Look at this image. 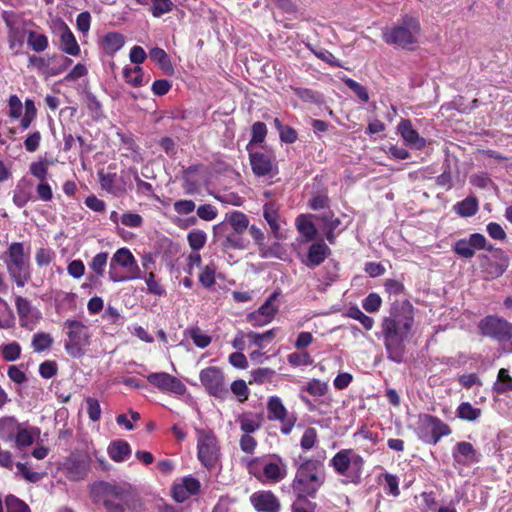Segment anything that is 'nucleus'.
Instances as JSON below:
<instances>
[{
	"instance_id": "f257e3e1",
	"label": "nucleus",
	"mask_w": 512,
	"mask_h": 512,
	"mask_svg": "<svg viewBox=\"0 0 512 512\" xmlns=\"http://www.w3.org/2000/svg\"><path fill=\"white\" fill-rule=\"evenodd\" d=\"M414 324L413 306L409 301L393 303L390 314L381 324L384 345L389 360L401 363L405 355V341Z\"/></svg>"
},
{
	"instance_id": "f03ea898",
	"label": "nucleus",
	"mask_w": 512,
	"mask_h": 512,
	"mask_svg": "<svg viewBox=\"0 0 512 512\" xmlns=\"http://www.w3.org/2000/svg\"><path fill=\"white\" fill-rule=\"evenodd\" d=\"M90 497L94 504L104 507L106 512H140L141 501L127 483L98 481L90 486Z\"/></svg>"
},
{
	"instance_id": "7ed1b4c3",
	"label": "nucleus",
	"mask_w": 512,
	"mask_h": 512,
	"mask_svg": "<svg viewBox=\"0 0 512 512\" xmlns=\"http://www.w3.org/2000/svg\"><path fill=\"white\" fill-rule=\"evenodd\" d=\"M298 468L292 483L293 493L297 497H315L326 479L324 463L317 459H302L297 461Z\"/></svg>"
},
{
	"instance_id": "20e7f679",
	"label": "nucleus",
	"mask_w": 512,
	"mask_h": 512,
	"mask_svg": "<svg viewBox=\"0 0 512 512\" xmlns=\"http://www.w3.org/2000/svg\"><path fill=\"white\" fill-rule=\"evenodd\" d=\"M40 430L13 416L0 418V439L19 448L29 447L39 438Z\"/></svg>"
},
{
	"instance_id": "39448f33",
	"label": "nucleus",
	"mask_w": 512,
	"mask_h": 512,
	"mask_svg": "<svg viewBox=\"0 0 512 512\" xmlns=\"http://www.w3.org/2000/svg\"><path fill=\"white\" fill-rule=\"evenodd\" d=\"M329 465L341 476L343 484L358 485L364 470V460L355 450H339L330 460Z\"/></svg>"
},
{
	"instance_id": "423d86ee",
	"label": "nucleus",
	"mask_w": 512,
	"mask_h": 512,
	"mask_svg": "<svg viewBox=\"0 0 512 512\" xmlns=\"http://www.w3.org/2000/svg\"><path fill=\"white\" fill-rule=\"evenodd\" d=\"M419 33V21L414 17L406 15L391 28L383 31V40L387 44L409 49L417 43Z\"/></svg>"
},
{
	"instance_id": "0eeeda50",
	"label": "nucleus",
	"mask_w": 512,
	"mask_h": 512,
	"mask_svg": "<svg viewBox=\"0 0 512 512\" xmlns=\"http://www.w3.org/2000/svg\"><path fill=\"white\" fill-rule=\"evenodd\" d=\"M227 225L232 229L227 233L222 246L226 249H246L249 241L243 237V233L249 227L247 215L240 211H233L226 216V222L214 226V233L218 234L226 230Z\"/></svg>"
},
{
	"instance_id": "6e6552de",
	"label": "nucleus",
	"mask_w": 512,
	"mask_h": 512,
	"mask_svg": "<svg viewBox=\"0 0 512 512\" xmlns=\"http://www.w3.org/2000/svg\"><path fill=\"white\" fill-rule=\"evenodd\" d=\"M68 340L64 347L66 352L73 358H80L85 354V347L90 344L89 329L82 322L77 320H66Z\"/></svg>"
},
{
	"instance_id": "1a4fd4ad",
	"label": "nucleus",
	"mask_w": 512,
	"mask_h": 512,
	"mask_svg": "<svg viewBox=\"0 0 512 512\" xmlns=\"http://www.w3.org/2000/svg\"><path fill=\"white\" fill-rule=\"evenodd\" d=\"M199 378L209 395L221 399L228 396L229 391L220 368L216 366L207 367L201 370Z\"/></svg>"
},
{
	"instance_id": "9d476101",
	"label": "nucleus",
	"mask_w": 512,
	"mask_h": 512,
	"mask_svg": "<svg viewBox=\"0 0 512 512\" xmlns=\"http://www.w3.org/2000/svg\"><path fill=\"white\" fill-rule=\"evenodd\" d=\"M478 328L483 336L500 342L512 339V324L496 316L485 317L479 322Z\"/></svg>"
},
{
	"instance_id": "9b49d317",
	"label": "nucleus",
	"mask_w": 512,
	"mask_h": 512,
	"mask_svg": "<svg viewBox=\"0 0 512 512\" xmlns=\"http://www.w3.org/2000/svg\"><path fill=\"white\" fill-rule=\"evenodd\" d=\"M419 433L426 444L435 445L441 437L449 435L451 429L437 417L426 415L419 427Z\"/></svg>"
},
{
	"instance_id": "f8f14e48",
	"label": "nucleus",
	"mask_w": 512,
	"mask_h": 512,
	"mask_svg": "<svg viewBox=\"0 0 512 512\" xmlns=\"http://www.w3.org/2000/svg\"><path fill=\"white\" fill-rule=\"evenodd\" d=\"M268 419L278 420L281 422V432L289 434L297 420L293 414H288L281 399L277 396H272L268 399L267 403Z\"/></svg>"
},
{
	"instance_id": "ddd939ff",
	"label": "nucleus",
	"mask_w": 512,
	"mask_h": 512,
	"mask_svg": "<svg viewBox=\"0 0 512 512\" xmlns=\"http://www.w3.org/2000/svg\"><path fill=\"white\" fill-rule=\"evenodd\" d=\"M147 381L162 392L176 395H183L186 392V386L182 381L166 372L151 373L147 376Z\"/></svg>"
},
{
	"instance_id": "4468645a",
	"label": "nucleus",
	"mask_w": 512,
	"mask_h": 512,
	"mask_svg": "<svg viewBox=\"0 0 512 512\" xmlns=\"http://www.w3.org/2000/svg\"><path fill=\"white\" fill-rule=\"evenodd\" d=\"M279 295V292L272 293L256 312L248 315V321L254 326H263L271 322L279 310V306L276 304Z\"/></svg>"
},
{
	"instance_id": "2eb2a0df",
	"label": "nucleus",
	"mask_w": 512,
	"mask_h": 512,
	"mask_svg": "<svg viewBox=\"0 0 512 512\" xmlns=\"http://www.w3.org/2000/svg\"><path fill=\"white\" fill-rule=\"evenodd\" d=\"M508 264V257L504 255L502 250H496V254L491 257L487 255L481 256L482 271L492 279L503 275Z\"/></svg>"
},
{
	"instance_id": "dca6fc26",
	"label": "nucleus",
	"mask_w": 512,
	"mask_h": 512,
	"mask_svg": "<svg viewBox=\"0 0 512 512\" xmlns=\"http://www.w3.org/2000/svg\"><path fill=\"white\" fill-rule=\"evenodd\" d=\"M110 263L125 268L128 273V278L141 279L143 277L135 257L131 251L125 247L118 249L113 254Z\"/></svg>"
},
{
	"instance_id": "f3484780",
	"label": "nucleus",
	"mask_w": 512,
	"mask_h": 512,
	"mask_svg": "<svg viewBox=\"0 0 512 512\" xmlns=\"http://www.w3.org/2000/svg\"><path fill=\"white\" fill-rule=\"evenodd\" d=\"M63 466L66 470L67 477L77 481L85 477L89 463L86 456L77 450L71 453L63 463Z\"/></svg>"
},
{
	"instance_id": "a211bd4d",
	"label": "nucleus",
	"mask_w": 512,
	"mask_h": 512,
	"mask_svg": "<svg viewBox=\"0 0 512 512\" xmlns=\"http://www.w3.org/2000/svg\"><path fill=\"white\" fill-rule=\"evenodd\" d=\"M200 488L201 484L198 479L192 476L183 477L172 487L173 499L178 503H182L189 497L197 495Z\"/></svg>"
},
{
	"instance_id": "6ab92c4d",
	"label": "nucleus",
	"mask_w": 512,
	"mask_h": 512,
	"mask_svg": "<svg viewBox=\"0 0 512 512\" xmlns=\"http://www.w3.org/2000/svg\"><path fill=\"white\" fill-rule=\"evenodd\" d=\"M251 505L257 512H279L280 501L271 491H258L250 496Z\"/></svg>"
},
{
	"instance_id": "aec40b11",
	"label": "nucleus",
	"mask_w": 512,
	"mask_h": 512,
	"mask_svg": "<svg viewBox=\"0 0 512 512\" xmlns=\"http://www.w3.org/2000/svg\"><path fill=\"white\" fill-rule=\"evenodd\" d=\"M248 152L251 169L254 175L257 177L270 175L274 167L273 157L267 153L254 152L252 149Z\"/></svg>"
},
{
	"instance_id": "412c9836",
	"label": "nucleus",
	"mask_w": 512,
	"mask_h": 512,
	"mask_svg": "<svg viewBox=\"0 0 512 512\" xmlns=\"http://www.w3.org/2000/svg\"><path fill=\"white\" fill-rule=\"evenodd\" d=\"M398 132L406 144L414 149L421 150L426 146V140L413 128L408 119H402L397 127Z\"/></svg>"
},
{
	"instance_id": "4be33fe9",
	"label": "nucleus",
	"mask_w": 512,
	"mask_h": 512,
	"mask_svg": "<svg viewBox=\"0 0 512 512\" xmlns=\"http://www.w3.org/2000/svg\"><path fill=\"white\" fill-rule=\"evenodd\" d=\"M331 254V249L323 242L313 243L309 249L303 264L310 269H314L321 265L325 259Z\"/></svg>"
},
{
	"instance_id": "5701e85b",
	"label": "nucleus",
	"mask_w": 512,
	"mask_h": 512,
	"mask_svg": "<svg viewBox=\"0 0 512 512\" xmlns=\"http://www.w3.org/2000/svg\"><path fill=\"white\" fill-rule=\"evenodd\" d=\"M60 49L71 56H78L80 54V46L74 34L63 21L60 23Z\"/></svg>"
},
{
	"instance_id": "b1692460",
	"label": "nucleus",
	"mask_w": 512,
	"mask_h": 512,
	"mask_svg": "<svg viewBox=\"0 0 512 512\" xmlns=\"http://www.w3.org/2000/svg\"><path fill=\"white\" fill-rule=\"evenodd\" d=\"M314 220L322 223L326 239L330 244H333L336 238L334 231L341 224V220L334 217V213L330 210L316 214Z\"/></svg>"
},
{
	"instance_id": "393cba45",
	"label": "nucleus",
	"mask_w": 512,
	"mask_h": 512,
	"mask_svg": "<svg viewBox=\"0 0 512 512\" xmlns=\"http://www.w3.org/2000/svg\"><path fill=\"white\" fill-rule=\"evenodd\" d=\"M99 181L101 184V187L106 190L107 192L115 195V196H121L126 193V181L124 180V177L121 176L120 180L122 184L117 183V174L116 173H104L99 172L98 173Z\"/></svg>"
},
{
	"instance_id": "a878e982",
	"label": "nucleus",
	"mask_w": 512,
	"mask_h": 512,
	"mask_svg": "<svg viewBox=\"0 0 512 512\" xmlns=\"http://www.w3.org/2000/svg\"><path fill=\"white\" fill-rule=\"evenodd\" d=\"M7 271L18 287H24L31 278L29 258L12 265H8Z\"/></svg>"
},
{
	"instance_id": "bb28decb",
	"label": "nucleus",
	"mask_w": 512,
	"mask_h": 512,
	"mask_svg": "<svg viewBox=\"0 0 512 512\" xmlns=\"http://www.w3.org/2000/svg\"><path fill=\"white\" fill-rule=\"evenodd\" d=\"M287 474L286 466L279 460L278 462H265L263 464V475L265 480L272 483H277L285 478Z\"/></svg>"
},
{
	"instance_id": "cd10ccee",
	"label": "nucleus",
	"mask_w": 512,
	"mask_h": 512,
	"mask_svg": "<svg viewBox=\"0 0 512 512\" xmlns=\"http://www.w3.org/2000/svg\"><path fill=\"white\" fill-rule=\"evenodd\" d=\"M15 305L21 321V326L23 327L27 326L26 321L29 317L34 319H39L41 317V313L38 310L33 309L31 302L22 296H18L16 298Z\"/></svg>"
},
{
	"instance_id": "c85d7f7f",
	"label": "nucleus",
	"mask_w": 512,
	"mask_h": 512,
	"mask_svg": "<svg viewBox=\"0 0 512 512\" xmlns=\"http://www.w3.org/2000/svg\"><path fill=\"white\" fill-rule=\"evenodd\" d=\"M314 216V214H301L295 221L299 233L305 237L307 241L314 240L317 235V229L312 221Z\"/></svg>"
},
{
	"instance_id": "c756f323",
	"label": "nucleus",
	"mask_w": 512,
	"mask_h": 512,
	"mask_svg": "<svg viewBox=\"0 0 512 512\" xmlns=\"http://www.w3.org/2000/svg\"><path fill=\"white\" fill-rule=\"evenodd\" d=\"M149 57L153 62L157 63L167 75H172L174 73L171 60L163 49L158 47L151 49L149 51Z\"/></svg>"
},
{
	"instance_id": "7c9ffc66",
	"label": "nucleus",
	"mask_w": 512,
	"mask_h": 512,
	"mask_svg": "<svg viewBox=\"0 0 512 512\" xmlns=\"http://www.w3.org/2000/svg\"><path fill=\"white\" fill-rule=\"evenodd\" d=\"M478 200L474 196H468L464 200L456 203L453 210L461 217L474 216L478 211Z\"/></svg>"
},
{
	"instance_id": "2f4dec72",
	"label": "nucleus",
	"mask_w": 512,
	"mask_h": 512,
	"mask_svg": "<svg viewBox=\"0 0 512 512\" xmlns=\"http://www.w3.org/2000/svg\"><path fill=\"white\" fill-rule=\"evenodd\" d=\"M107 261H108V253L107 252H100L92 258L91 262L89 263V268L94 272V275L88 276L89 281L94 282L99 277H102L104 275Z\"/></svg>"
},
{
	"instance_id": "473e14b6",
	"label": "nucleus",
	"mask_w": 512,
	"mask_h": 512,
	"mask_svg": "<svg viewBox=\"0 0 512 512\" xmlns=\"http://www.w3.org/2000/svg\"><path fill=\"white\" fill-rule=\"evenodd\" d=\"M103 46L107 54L113 55L124 45V37L118 32H109L103 37Z\"/></svg>"
},
{
	"instance_id": "72a5a7b5",
	"label": "nucleus",
	"mask_w": 512,
	"mask_h": 512,
	"mask_svg": "<svg viewBox=\"0 0 512 512\" xmlns=\"http://www.w3.org/2000/svg\"><path fill=\"white\" fill-rule=\"evenodd\" d=\"M6 254L7 259L2 258L6 264V267L8 265L21 262L28 258L27 256H25L24 245L21 242L11 243L7 249Z\"/></svg>"
},
{
	"instance_id": "f704fd0d",
	"label": "nucleus",
	"mask_w": 512,
	"mask_h": 512,
	"mask_svg": "<svg viewBox=\"0 0 512 512\" xmlns=\"http://www.w3.org/2000/svg\"><path fill=\"white\" fill-rule=\"evenodd\" d=\"M263 216L264 219L269 224L272 232L274 233L276 238H280V227L278 224V212L275 208L274 203H266L263 207Z\"/></svg>"
},
{
	"instance_id": "c9c22d12",
	"label": "nucleus",
	"mask_w": 512,
	"mask_h": 512,
	"mask_svg": "<svg viewBox=\"0 0 512 512\" xmlns=\"http://www.w3.org/2000/svg\"><path fill=\"white\" fill-rule=\"evenodd\" d=\"M27 44L33 51L40 53L47 49L49 43L46 35L29 31L27 34Z\"/></svg>"
},
{
	"instance_id": "e433bc0d",
	"label": "nucleus",
	"mask_w": 512,
	"mask_h": 512,
	"mask_svg": "<svg viewBox=\"0 0 512 512\" xmlns=\"http://www.w3.org/2000/svg\"><path fill=\"white\" fill-rule=\"evenodd\" d=\"M252 137L246 147L247 151L252 149L254 144H260L265 141L267 135L266 124L260 121L255 122L251 127Z\"/></svg>"
},
{
	"instance_id": "4c0bfd02",
	"label": "nucleus",
	"mask_w": 512,
	"mask_h": 512,
	"mask_svg": "<svg viewBox=\"0 0 512 512\" xmlns=\"http://www.w3.org/2000/svg\"><path fill=\"white\" fill-rule=\"evenodd\" d=\"M123 77L126 82L133 87H139L143 85V70L140 66L125 67L123 69Z\"/></svg>"
},
{
	"instance_id": "58836bf2",
	"label": "nucleus",
	"mask_w": 512,
	"mask_h": 512,
	"mask_svg": "<svg viewBox=\"0 0 512 512\" xmlns=\"http://www.w3.org/2000/svg\"><path fill=\"white\" fill-rule=\"evenodd\" d=\"M53 344V338L49 333L38 332L33 335L32 348L35 352L48 350Z\"/></svg>"
},
{
	"instance_id": "ea45409f",
	"label": "nucleus",
	"mask_w": 512,
	"mask_h": 512,
	"mask_svg": "<svg viewBox=\"0 0 512 512\" xmlns=\"http://www.w3.org/2000/svg\"><path fill=\"white\" fill-rule=\"evenodd\" d=\"M186 334L192 339L193 343L199 348H206L211 343V337L205 334L199 327H191L186 330Z\"/></svg>"
},
{
	"instance_id": "a19ab883",
	"label": "nucleus",
	"mask_w": 512,
	"mask_h": 512,
	"mask_svg": "<svg viewBox=\"0 0 512 512\" xmlns=\"http://www.w3.org/2000/svg\"><path fill=\"white\" fill-rule=\"evenodd\" d=\"M198 459L207 469H215L218 466V450H198Z\"/></svg>"
},
{
	"instance_id": "79ce46f5",
	"label": "nucleus",
	"mask_w": 512,
	"mask_h": 512,
	"mask_svg": "<svg viewBox=\"0 0 512 512\" xmlns=\"http://www.w3.org/2000/svg\"><path fill=\"white\" fill-rule=\"evenodd\" d=\"M495 390L498 393H506L512 391V377L509 371L505 368H501L498 372L497 383L495 384Z\"/></svg>"
},
{
	"instance_id": "37998d69",
	"label": "nucleus",
	"mask_w": 512,
	"mask_h": 512,
	"mask_svg": "<svg viewBox=\"0 0 512 512\" xmlns=\"http://www.w3.org/2000/svg\"><path fill=\"white\" fill-rule=\"evenodd\" d=\"M457 415L461 419L474 421L481 415V410L474 408L469 402H463L457 409Z\"/></svg>"
},
{
	"instance_id": "c03bdc74",
	"label": "nucleus",
	"mask_w": 512,
	"mask_h": 512,
	"mask_svg": "<svg viewBox=\"0 0 512 512\" xmlns=\"http://www.w3.org/2000/svg\"><path fill=\"white\" fill-rule=\"evenodd\" d=\"M347 315L355 320H358L366 330H371L374 325L372 317L365 315L357 306L350 307Z\"/></svg>"
},
{
	"instance_id": "a18cd8bd",
	"label": "nucleus",
	"mask_w": 512,
	"mask_h": 512,
	"mask_svg": "<svg viewBox=\"0 0 512 512\" xmlns=\"http://www.w3.org/2000/svg\"><path fill=\"white\" fill-rule=\"evenodd\" d=\"M28 465H29L28 462H25V463L17 462L15 464L16 474L21 475L24 479H26L29 482L35 483V482L39 481L41 479V474L38 472L32 471Z\"/></svg>"
},
{
	"instance_id": "49530a36",
	"label": "nucleus",
	"mask_w": 512,
	"mask_h": 512,
	"mask_svg": "<svg viewBox=\"0 0 512 512\" xmlns=\"http://www.w3.org/2000/svg\"><path fill=\"white\" fill-rule=\"evenodd\" d=\"M454 252L463 258L470 259L475 255V250L472 248L468 239H459L453 247Z\"/></svg>"
},
{
	"instance_id": "de8ad7c7",
	"label": "nucleus",
	"mask_w": 512,
	"mask_h": 512,
	"mask_svg": "<svg viewBox=\"0 0 512 512\" xmlns=\"http://www.w3.org/2000/svg\"><path fill=\"white\" fill-rule=\"evenodd\" d=\"M188 243L193 251H199L206 243V234L202 230H193L189 232Z\"/></svg>"
},
{
	"instance_id": "09e8293b",
	"label": "nucleus",
	"mask_w": 512,
	"mask_h": 512,
	"mask_svg": "<svg viewBox=\"0 0 512 512\" xmlns=\"http://www.w3.org/2000/svg\"><path fill=\"white\" fill-rule=\"evenodd\" d=\"M7 512H30L29 506L14 495H9L5 500Z\"/></svg>"
},
{
	"instance_id": "8fccbe9b",
	"label": "nucleus",
	"mask_w": 512,
	"mask_h": 512,
	"mask_svg": "<svg viewBox=\"0 0 512 512\" xmlns=\"http://www.w3.org/2000/svg\"><path fill=\"white\" fill-rule=\"evenodd\" d=\"M145 282L147 285V290L150 294L156 296H163L166 294L165 288L156 280V276L153 272H150L145 277Z\"/></svg>"
},
{
	"instance_id": "3c124183",
	"label": "nucleus",
	"mask_w": 512,
	"mask_h": 512,
	"mask_svg": "<svg viewBox=\"0 0 512 512\" xmlns=\"http://www.w3.org/2000/svg\"><path fill=\"white\" fill-rule=\"evenodd\" d=\"M173 2L171 0H153L151 5V13L154 17H161L162 15L172 10Z\"/></svg>"
},
{
	"instance_id": "603ef678",
	"label": "nucleus",
	"mask_w": 512,
	"mask_h": 512,
	"mask_svg": "<svg viewBox=\"0 0 512 512\" xmlns=\"http://www.w3.org/2000/svg\"><path fill=\"white\" fill-rule=\"evenodd\" d=\"M276 335V329H270L262 334L256 332H249L247 338L252 341L255 345L262 348L264 341H272Z\"/></svg>"
},
{
	"instance_id": "864d4df0",
	"label": "nucleus",
	"mask_w": 512,
	"mask_h": 512,
	"mask_svg": "<svg viewBox=\"0 0 512 512\" xmlns=\"http://www.w3.org/2000/svg\"><path fill=\"white\" fill-rule=\"evenodd\" d=\"M288 363L292 366H308L313 363V359L307 352H294L288 355Z\"/></svg>"
},
{
	"instance_id": "5fc2aeb1",
	"label": "nucleus",
	"mask_w": 512,
	"mask_h": 512,
	"mask_svg": "<svg viewBox=\"0 0 512 512\" xmlns=\"http://www.w3.org/2000/svg\"><path fill=\"white\" fill-rule=\"evenodd\" d=\"M294 94L300 98L301 100L309 103H319L320 102V94L314 92L311 89L308 88H300L296 87L293 88Z\"/></svg>"
},
{
	"instance_id": "6e6d98bb",
	"label": "nucleus",
	"mask_w": 512,
	"mask_h": 512,
	"mask_svg": "<svg viewBox=\"0 0 512 512\" xmlns=\"http://www.w3.org/2000/svg\"><path fill=\"white\" fill-rule=\"evenodd\" d=\"M304 389L312 396H323L326 394L328 387L325 382L313 379L306 384Z\"/></svg>"
},
{
	"instance_id": "4d7b16f0",
	"label": "nucleus",
	"mask_w": 512,
	"mask_h": 512,
	"mask_svg": "<svg viewBox=\"0 0 512 512\" xmlns=\"http://www.w3.org/2000/svg\"><path fill=\"white\" fill-rule=\"evenodd\" d=\"M1 352L6 361H15L20 357L21 347L18 343L12 342L2 346Z\"/></svg>"
},
{
	"instance_id": "13d9d810",
	"label": "nucleus",
	"mask_w": 512,
	"mask_h": 512,
	"mask_svg": "<svg viewBox=\"0 0 512 512\" xmlns=\"http://www.w3.org/2000/svg\"><path fill=\"white\" fill-rule=\"evenodd\" d=\"M216 445V438L213 433L199 430L197 431V448H213Z\"/></svg>"
},
{
	"instance_id": "bf43d9fd",
	"label": "nucleus",
	"mask_w": 512,
	"mask_h": 512,
	"mask_svg": "<svg viewBox=\"0 0 512 512\" xmlns=\"http://www.w3.org/2000/svg\"><path fill=\"white\" fill-rule=\"evenodd\" d=\"M345 85L350 88L355 95L362 101L367 102L369 100V95L367 89L358 83L357 81L347 78L344 80Z\"/></svg>"
},
{
	"instance_id": "052dcab7",
	"label": "nucleus",
	"mask_w": 512,
	"mask_h": 512,
	"mask_svg": "<svg viewBox=\"0 0 512 512\" xmlns=\"http://www.w3.org/2000/svg\"><path fill=\"white\" fill-rule=\"evenodd\" d=\"M316 503L309 501L307 498L297 497L291 507V512H315Z\"/></svg>"
},
{
	"instance_id": "680f3d73",
	"label": "nucleus",
	"mask_w": 512,
	"mask_h": 512,
	"mask_svg": "<svg viewBox=\"0 0 512 512\" xmlns=\"http://www.w3.org/2000/svg\"><path fill=\"white\" fill-rule=\"evenodd\" d=\"M275 374V371L270 368H258L254 371H251V377L252 380L249 381L251 384L252 382L262 384L266 380H270Z\"/></svg>"
},
{
	"instance_id": "e2e57ef3",
	"label": "nucleus",
	"mask_w": 512,
	"mask_h": 512,
	"mask_svg": "<svg viewBox=\"0 0 512 512\" xmlns=\"http://www.w3.org/2000/svg\"><path fill=\"white\" fill-rule=\"evenodd\" d=\"M381 297L376 293L369 294L363 301V308L369 313L377 312L381 306Z\"/></svg>"
},
{
	"instance_id": "0e129e2a",
	"label": "nucleus",
	"mask_w": 512,
	"mask_h": 512,
	"mask_svg": "<svg viewBox=\"0 0 512 512\" xmlns=\"http://www.w3.org/2000/svg\"><path fill=\"white\" fill-rule=\"evenodd\" d=\"M58 372V365L55 361L46 360L39 366V374L45 379H50Z\"/></svg>"
},
{
	"instance_id": "69168bd1",
	"label": "nucleus",
	"mask_w": 512,
	"mask_h": 512,
	"mask_svg": "<svg viewBox=\"0 0 512 512\" xmlns=\"http://www.w3.org/2000/svg\"><path fill=\"white\" fill-rule=\"evenodd\" d=\"M54 257V252L48 248H40L37 250L35 255V261L38 266H48Z\"/></svg>"
},
{
	"instance_id": "338daca9",
	"label": "nucleus",
	"mask_w": 512,
	"mask_h": 512,
	"mask_svg": "<svg viewBox=\"0 0 512 512\" xmlns=\"http://www.w3.org/2000/svg\"><path fill=\"white\" fill-rule=\"evenodd\" d=\"M215 267L207 265L199 276L200 283L205 287H211L215 284Z\"/></svg>"
},
{
	"instance_id": "774afa93",
	"label": "nucleus",
	"mask_w": 512,
	"mask_h": 512,
	"mask_svg": "<svg viewBox=\"0 0 512 512\" xmlns=\"http://www.w3.org/2000/svg\"><path fill=\"white\" fill-rule=\"evenodd\" d=\"M240 426L245 433L249 434L260 427V422L251 415H244L240 420Z\"/></svg>"
}]
</instances>
